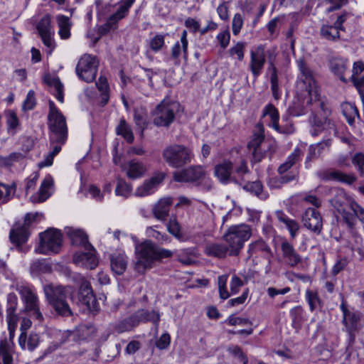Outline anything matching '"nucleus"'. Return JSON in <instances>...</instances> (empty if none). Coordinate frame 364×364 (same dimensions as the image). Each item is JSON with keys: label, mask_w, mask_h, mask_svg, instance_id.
<instances>
[{"label": "nucleus", "mask_w": 364, "mask_h": 364, "mask_svg": "<svg viewBox=\"0 0 364 364\" xmlns=\"http://www.w3.org/2000/svg\"><path fill=\"white\" fill-rule=\"evenodd\" d=\"M166 226L168 232L179 241L185 242L188 240L187 237L181 231V225L175 218H170Z\"/></svg>", "instance_id": "46"}, {"label": "nucleus", "mask_w": 364, "mask_h": 364, "mask_svg": "<svg viewBox=\"0 0 364 364\" xmlns=\"http://www.w3.org/2000/svg\"><path fill=\"white\" fill-rule=\"evenodd\" d=\"M252 235V230L250 225L240 224L230 227L223 235L225 241L230 249L229 255L237 256L244 246L245 241Z\"/></svg>", "instance_id": "5"}, {"label": "nucleus", "mask_w": 364, "mask_h": 364, "mask_svg": "<svg viewBox=\"0 0 364 364\" xmlns=\"http://www.w3.org/2000/svg\"><path fill=\"white\" fill-rule=\"evenodd\" d=\"M66 233L73 245L81 246L84 249L92 247V245L88 241L87 235L82 230L67 228Z\"/></svg>", "instance_id": "26"}, {"label": "nucleus", "mask_w": 364, "mask_h": 364, "mask_svg": "<svg viewBox=\"0 0 364 364\" xmlns=\"http://www.w3.org/2000/svg\"><path fill=\"white\" fill-rule=\"evenodd\" d=\"M134 120L138 128L141 129V135L143 136L144 131L148 126L145 109L143 108L134 109Z\"/></svg>", "instance_id": "55"}, {"label": "nucleus", "mask_w": 364, "mask_h": 364, "mask_svg": "<svg viewBox=\"0 0 364 364\" xmlns=\"http://www.w3.org/2000/svg\"><path fill=\"white\" fill-rule=\"evenodd\" d=\"M6 300V321L8 323V329L11 333L14 331L17 325L18 316L15 312L17 308L18 298L14 293H9L7 295Z\"/></svg>", "instance_id": "19"}, {"label": "nucleus", "mask_w": 364, "mask_h": 364, "mask_svg": "<svg viewBox=\"0 0 364 364\" xmlns=\"http://www.w3.org/2000/svg\"><path fill=\"white\" fill-rule=\"evenodd\" d=\"M309 100L310 98L306 102L304 101L300 100L299 99L294 101L292 105L290 106L288 109L289 114L291 116L298 117L306 114L309 111L307 108L309 105H312L314 106V109L319 107L321 109L325 110V105L323 102L319 100L318 97L316 98L313 97L311 102L307 103V102Z\"/></svg>", "instance_id": "18"}, {"label": "nucleus", "mask_w": 364, "mask_h": 364, "mask_svg": "<svg viewBox=\"0 0 364 364\" xmlns=\"http://www.w3.org/2000/svg\"><path fill=\"white\" fill-rule=\"evenodd\" d=\"M353 203L345 208L338 211L341 215L343 221L347 225L349 228H353L355 223V212L352 208Z\"/></svg>", "instance_id": "53"}, {"label": "nucleus", "mask_w": 364, "mask_h": 364, "mask_svg": "<svg viewBox=\"0 0 364 364\" xmlns=\"http://www.w3.org/2000/svg\"><path fill=\"white\" fill-rule=\"evenodd\" d=\"M111 269L117 274H122L127 266V257L122 253L113 254L110 259Z\"/></svg>", "instance_id": "33"}, {"label": "nucleus", "mask_w": 364, "mask_h": 364, "mask_svg": "<svg viewBox=\"0 0 364 364\" xmlns=\"http://www.w3.org/2000/svg\"><path fill=\"white\" fill-rule=\"evenodd\" d=\"M56 21L59 27L58 33L61 38L68 39L70 36L71 22L69 17L64 15H58Z\"/></svg>", "instance_id": "41"}, {"label": "nucleus", "mask_w": 364, "mask_h": 364, "mask_svg": "<svg viewBox=\"0 0 364 364\" xmlns=\"http://www.w3.org/2000/svg\"><path fill=\"white\" fill-rule=\"evenodd\" d=\"M157 226H155L156 228ZM146 234L148 237H153L161 244L170 242L171 238L165 233L156 230L154 227H148L146 229Z\"/></svg>", "instance_id": "59"}, {"label": "nucleus", "mask_w": 364, "mask_h": 364, "mask_svg": "<svg viewBox=\"0 0 364 364\" xmlns=\"http://www.w3.org/2000/svg\"><path fill=\"white\" fill-rule=\"evenodd\" d=\"M129 168L127 176L132 179H136L141 177L146 171V168L141 162L132 160L128 164Z\"/></svg>", "instance_id": "45"}, {"label": "nucleus", "mask_w": 364, "mask_h": 364, "mask_svg": "<svg viewBox=\"0 0 364 364\" xmlns=\"http://www.w3.org/2000/svg\"><path fill=\"white\" fill-rule=\"evenodd\" d=\"M263 114H264V115H269L270 117L272 127L275 130H277L278 132L283 133V134H290L293 132L292 126L286 127L279 126V115L278 110L272 104H269L264 107V109L263 110Z\"/></svg>", "instance_id": "25"}, {"label": "nucleus", "mask_w": 364, "mask_h": 364, "mask_svg": "<svg viewBox=\"0 0 364 364\" xmlns=\"http://www.w3.org/2000/svg\"><path fill=\"white\" fill-rule=\"evenodd\" d=\"M162 157L170 167L180 168L191 163L194 154L190 147L174 144L164 149Z\"/></svg>", "instance_id": "4"}, {"label": "nucleus", "mask_w": 364, "mask_h": 364, "mask_svg": "<svg viewBox=\"0 0 364 364\" xmlns=\"http://www.w3.org/2000/svg\"><path fill=\"white\" fill-rule=\"evenodd\" d=\"M322 178L326 181H336L348 185H351L357 180V177L354 174H346L338 170L323 172Z\"/></svg>", "instance_id": "27"}, {"label": "nucleus", "mask_w": 364, "mask_h": 364, "mask_svg": "<svg viewBox=\"0 0 364 364\" xmlns=\"http://www.w3.org/2000/svg\"><path fill=\"white\" fill-rule=\"evenodd\" d=\"M263 146L264 151L266 149H270L272 144L264 141V135L263 132L261 130L258 133H255L252 136V139L247 144L249 151Z\"/></svg>", "instance_id": "42"}, {"label": "nucleus", "mask_w": 364, "mask_h": 364, "mask_svg": "<svg viewBox=\"0 0 364 364\" xmlns=\"http://www.w3.org/2000/svg\"><path fill=\"white\" fill-rule=\"evenodd\" d=\"M227 280V275H220L218 278L220 297L223 300L227 299L230 296V294L228 293L226 287Z\"/></svg>", "instance_id": "64"}, {"label": "nucleus", "mask_w": 364, "mask_h": 364, "mask_svg": "<svg viewBox=\"0 0 364 364\" xmlns=\"http://www.w3.org/2000/svg\"><path fill=\"white\" fill-rule=\"evenodd\" d=\"M78 296L80 302L85 306L90 312L95 314L99 311L100 306L93 293L91 284L84 278L80 282Z\"/></svg>", "instance_id": "11"}, {"label": "nucleus", "mask_w": 364, "mask_h": 364, "mask_svg": "<svg viewBox=\"0 0 364 364\" xmlns=\"http://www.w3.org/2000/svg\"><path fill=\"white\" fill-rule=\"evenodd\" d=\"M135 255V269L139 273H144L146 269H151L155 262L171 257L173 252L159 247L150 240H146L136 245Z\"/></svg>", "instance_id": "1"}, {"label": "nucleus", "mask_w": 364, "mask_h": 364, "mask_svg": "<svg viewBox=\"0 0 364 364\" xmlns=\"http://www.w3.org/2000/svg\"><path fill=\"white\" fill-rule=\"evenodd\" d=\"M171 204V198H164L159 200L152 209L154 217L161 221L166 220L168 216Z\"/></svg>", "instance_id": "28"}, {"label": "nucleus", "mask_w": 364, "mask_h": 364, "mask_svg": "<svg viewBox=\"0 0 364 364\" xmlns=\"http://www.w3.org/2000/svg\"><path fill=\"white\" fill-rule=\"evenodd\" d=\"M164 178L165 173H164L154 174L150 179L145 181L144 183L136 189V196L142 197L153 193L156 187Z\"/></svg>", "instance_id": "21"}, {"label": "nucleus", "mask_w": 364, "mask_h": 364, "mask_svg": "<svg viewBox=\"0 0 364 364\" xmlns=\"http://www.w3.org/2000/svg\"><path fill=\"white\" fill-rule=\"evenodd\" d=\"M230 252V249L228 247L225 246L223 244H210L205 247V253L211 257H215L217 258H224L225 257L228 252Z\"/></svg>", "instance_id": "39"}, {"label": "nucleus", "mask_w": 364, "mask_h": 364, "mask_svg": "<svg viewBox=\"0 0 364 364\" xmlns=\"http://www.w3.org/2000/svg\"><path fill=\"white\" fill-rule=\"evenodd\" d=\"M296 63L300 72L299 80L305 85L310 96V100L307 102L309 103L311 102L313 97L316 98L319 95L314 73L303 58H299Z\"/></svg>", "instance_id": "10"}, {"label": "nucleus", "mask_w": 364, "mask_h": 364, "mask_svg": "<svg viewBox=\"0 0 364 364\" xmlns=\"http://www.w3.org/2000/svg\"><path fill=\"white\" fill-rule=\"evenodd\" d=\"M48 121L51 144L59 143L64 144L68 138V127L65 117L51 100L49 101Z\"/></svg>", "instance_id": "3"}, {"label": "nucleus", "mask_w": 364, "mask_h": 364, "mask_svg": "<svg viewBox=\"0 0 364 364\" xmlns=\"http://www.w3.org/2000/svg\"><path fill=\"white\" fill-rule=\"evenodd\" d=\"M258 252H262L264 257H271L272 255L270 247L262 239L255 240L249 245V257H252Z\"/></svg>", "instance_id": "35"}, {"label": "nucleus", "mask_w": 364, "mask_h": 364, "mask_svg": "<svg viewBox=\"0 0 364 364\" xmlns=\"http://www.w3.org/2000/svg\"><path fill=\"white\" fill-rule=\"evenodd\" d=\"M132 191V188L124 180L119 178L117 180V187L115 188V194L122 196L125 198H128Z\"/></svg>", "instance_id": "60"}, {"label": "nucleus", "mask_w": 364, "mask_h": 364, "mask_svg": "<svg viewBox=\"0 0 364 364\" xmlns=\"http://www.w3.org/2000/svg\"><path fill=\"white\" fill-rule=\"evenodd\" d=\"M252 154V161L255 163L260 162L262 159H264L267 154L268 151H271L269 154V157L272 156V153L274 151V146L272 144V147L270 149H266L265 151L263 149V146L253 149L250 151Z\"/></svg>", "instance_id": "63"}, {"label": "nucleus", "mask_w": 364, "mask_h": 364, "mask_svg": "<svg viewBox=\"0 0 364 364\" xmlns=\"http://www.w3.org/2000/svg\"><path fill=\"white\" fill-rule=\"evenodd\" d=\"M340 30L333 25H323L320 29L321 36L330 41H336L340 39Z\"/></svg>", "instance_id": "47"}, {"label": "nucleus", "mask_w": 364, "mask_h": 364, "mask_svg": "<svg viewBox=\"0 0 364 364\" xmlns=\"http://www.w3.org/2000/svg\"><path fill=\"white\" fill-rule=\"evenodd\" d=\"M290 316L292 320V326L296 330L300 329L304 321L303 308L301 306L294 307L290 311Z\"/></svg>", "instance_id": "54"}, {"label": "nucleus", "mask_w": 364, "mask_h": 364, "mask_svg": "<svg viewBox=\"0 0 364 364\" xmlns=\"http://www.w3.org/2000/svg\"><path fill=\"white\" fill-rule=\"evenodd\" d=\"M44 82L50 87H53L55 90V97L60 102H63L64 94H63V85L60 82L58 77L53 76L50 74H47L43 78Z\"/></svg>", "instance_id": "32"}, {"label": "nucleus", "mask_w": 364, "mask_h": 364, "mask_svg": "<svg viewBox=\"0 0 364 364\" xmlns=\"http://www.w3.org/2000/svg\"><path fill=\"white\" fill-rule=\"evenodd\" d=\"M296 176V173L291 172L286 175L270 178L267 183L270 188H279L283 184L295 180Z\"/></svg>", "instance_id": "48"}, {"label": "nucleus", "mask_w": 364, "mask_h": 364, "mask_svg": "<svg viewBox=\"0 0 364 364\" xmlns=\"http://www.w3.org/2000/svg\"><path fill=\"white\" fill-rule=\"evenodd\" d=\"M305 298L309 305L311 311L321 307L322 302L317 291L307 289L305 293Z\"/></svg>", "instance_id": "56"}, {"label": "nucleus", "mask_w": 364, "mask_h": 364, "mask_svg": "<svg viewBox=\"0 0 364 364\" xmlns=\"http://www.w3.org/2000/svg\"><path fill=\"white\" fill-rule=\"evenodd\" d=\"M197 256L198 250L196 247L181 249L177 252L178 260L184 265H192L195 264V257Z\"/></svg>", "instance_id": "34"}, {"label": "nucleus", "mask_w": 364, "mask_h": 364, "mask_svg": "<svg viewBox=\"0 0 364 364\" xmlns=\"http://www.w3.org/2000/svg\"><path fill=\"white\" fill-rule=\"evenodd\" d=\"M92 330L91 327L86 325L79 326L73 331V337L76 341H84L90 336Z\"/></svg>", "instance_id": "61"}, {"label": "nucleus", "mask_w": 364, "mask_h": 364, "mask_svg": "<svg viewBox=\"0 0 364 364\" xmlns=\"http://www.w3.org/2000/svg\"><path fill=\"white\" fill-rule=\"evenodd\" d=\"M134 2L135 0H120L116 4L117 9L115 12L109 17L118 24L120 21L128 16L129 10Z\"/></svg>", "instance_id": "29"}, {"label": "nucleus", "mask_w": 364, "mask_h": 364, "mask_svg": "<svg viewBox=\"0 0 364 364\" xmlns=\"http://www.w3.org/2000/svg\"><path fill=\"white\" fill-rule=\"evenodd\" d=\"M304 225L311 232L318 235L323 228V220L320 213L315 208H307L302 215Z\"/></svg>", "instance_id": "16"}, {"label": "nucleus", "mask_w": 364, "mask_h": 364, "mask_svg": "<svg viewBox=\"0 0 364 364\" xmlns=\"http://www.w3.org/2000/svg\"><path fill=\"white\" fill-rule=\"evenodd\" d=\"M265 58H267L268 62V70L272 73H277V68L274 65L277 56V47H272L269 49H266L264 46Z\"/></svg>", "instance_id": "58"}, {"label": "nucleus", "mask_w": 364, "mask_h": 364, "mask_svg": "<svg viewBox=\"0 0 364 364\" xmlns=\"http://www.w3.org/2000/svg\"><path fill=\"white\" fill-rule=\"evenodd\" d=\"M20 294L25 303V311L36 319L41 321L43 316L38 306L37 296L27 287H21Z\"/></svg>", "instance_id": "13"}, {"label": "nucleus", "mask_w": 364, "mask_h": 364, "mask_svg": "<svg viewBox=\"0 0 364 364\" xmlns=\"http://www.w3.org/2000/svg\"><path fill=\"white\" fill-rule=\"evenodd\" d=\"M281 250L283 259L289 267H294L301 262V257L296 252L293 245L288 241H282L281 244Z\"/></svg>", "instance_id": "20"}, {"label": "nucleus", "mask_w": 364, "mask_h": 364, "mask_svg": "<svg viewBox=\"0 0 364 364\" xmlns=\"http://www.w3.org/2000/svg\"><path fill=\"white\" fill-rule=\"evenodd\" d=\"M205 174L206 172L203 166L193 165L173 172V178L176 182L193 183L203 179Z\"/></svg>", "instance_id": "12"}, {"label": "nucleus", "mask_w": 364, "mask_h": 364, "mask_svg": "<svg viewBox=\"0 0 364 364\" xmlns=\"http://www.w3.org/2000/svg\"><path fill=\"white\" fill-rule=\"evenodd\" d=\"M237 183L247 192H249L261 200H266L269 197L268 193L264 190L263 185L259 181L244 182L241 178Z\"/></svg>", "instance_id": "24"}, {"label": "nucleus", "mask_w": 364, "mask_h": 364, "mask_svg": "<svg viewBox=\"0 0 364 364\" xmlns=\"http://www.w3.org/2000/svg\"><path fill=\"white\" fill-rule=\"evenodd\" d=\"M6 124L8 132L13 135L16 134V129L18 126L19 122L15 112L10 110L6 113Z\"/></svg>", "instance_id": "62"}, {"label": "nucleus", "mask_w": 364, "mask_h": 364, "mask_svg": "<svg viewBox=\"0 0 364 364\" xmlns=\"http://www.w3.org/2000/svg\"><path fill=\"white\" fill-rule=\"evenodd\" d=\"M330 68L331 70L336 75L342 82H347L343 75L347 69V60L342 58L333 59L330 63Z\"/></svg>", "instance_id": "43"}, {"label": "nucleus", "mask_w": 364, "mask_h": 364, "mask_svg": "<svg viewBox=\"0 0 364 364\" xmlns=\"http://www.w3.org/2000/svg\"><path fill=\"white\" fill-rule=\"evenodd\" d=\"M96 86L101 92V104L102 106H105L109 100V85L107 78L100 76L96 82Z\"/></svg>", "instance_id": "57"}, {"label": "nucleus", "mask_w": 364, "mask_h": 364, "mask_svg": "<svg viewBox=\"0 0 364 364\" xmlns=\"http://www.w3.org/2000/svg\"><path fill=\"white\" fill-rule=\"evenodd\" d=\"M187 31L183 30L181 36V41H177L171 50V56L173 60H175L176 64H179V57L183 53V58L186 61L188 60V41L187 38Z\"/></svg>", "instance_id": "22"}, {"label": "nucleus", "mask_w": 364, "mask_h": 364, "mask_svg": "<svg viewBox=\"0 0 364 364\" xmlns=\"http://www.w3.org/2000/svg\"><path fill=\"white\" fill-rule=\"evenodd\" d=\"M39 342V335L33 332H31L28 336L25 332H22L18 338L20 346L23 349H28L30 351L34 350L38 347Z\"/></svg>", "instance_id": "31"}, {"label": "nucleus", "mask_w": 364, "mask_h": 364, "mask_svg": "<svg viewBox=\"0 0 364 364\" xmlns=\"http://www.w3.org/2000/svg\"><path fill=\"white\" fill-rule=\"evenodd\" d=\"M40 244L36 252L43 255L58 253L62 244V234L56 229L50 228L40 235Z\"/></svg>", "instance_id": "7"}, {"label": "nucleus", "mask_w": 364, "mask_h": 364, "mask_svg": "<svg viewBox=\"0 0 364 364\" xmlns=\"http://www.w3.org/2000/svg\"><path fill=\"white\" fill-rule=\"evenodd\" d=\"M13 349L6 338L0 341V364H13Z\"/></svg>", "instance_id": "36"}, {"label": "nucleus", "mask_w": 364, "mask_h": 364, "mask_svg": "<svg viewBox=\"0 0 364 364\" xmlns=\"http://www.w3.org/2000/svg\"><path fill=\"white\" fill-rule=\"evenodd\" d=\"M333 192V196L330 200V203L337 212L354 202L346 195L343 189H335Z\"/></svg>", "instance_id": "30"}, {"label": "nucleus", "mask_w": 364, "mask_h": 364, "mask_svg": "<svg viewBox=\"0 0 364 364\" xmlns=\"http://www.w3.org/2000/svg\"><path fill=\"white\" fill-rule=\"evenodd\" d=\"M16 191V184H5L0 182V205L6 204L11 200Z\"/></svg>", "instance_id": "38"}, {"label": "nucleus", "mask_w": 364, "mask_h": 364, "mask_svg": "<svg viewBox=\"0 0 364 364\" xmlns=\"http://www.w3.org/2000/svg\"><path fill=\"white\" fill-rule=\"evenodd\" d=\"M265 62L264 45L260 44L250 50L249 68L255 79L261 75Z\"/></svg>", "instance_id": "14"}, {"label": "nucleus", "mask_w": 364, "mask_h": 364, "mask_svg": "<svg viewBox=\"0 0 364 364\" xmlns=\"http://www.w3.org/2000/svg\"><path fill=\"white\" fill-rule=\"evenodd\" d=\"M41 216L42 214L38 213H27L24 218L23 225L11 230L10 240L18 247L19 251L23 250L21 245L27 241L30 235L29 228L31 225Z\"/></svg>", "instance_id": "9"}, {"label": "nucleus", "mask_w": 364, "mask_h": 364, "mask_svg": "<svg viewBox=\"0 0 364 364\" xmlns=\"http://www.w3.org/2000/svg\"><path fill=\"white\" fill-rule=\"evenodd\" d=\"M116 133L117 135L122 136L128 143H132L134 141L132 130L124 118L120 119L119 125L116 127Z\"/></svg>", "instance_id": "50"}, {"label": "nucleus", "mask_w": 364, "mask_h": 364, "mask_svg": "<svg viewBox=\"0 0 364 364\" xmlns=\"http://www.w3.org/2000/svg\"><path fill=\"white\" fill-rule=\"evenodd\" d=\"M232 170V162L230 161H224L222 164L215 166V175L222 183H226L228 181H232L237 183L239 179L235 176H231Z\"/></svg>", "instance_id": "23"}, {"label": "nucleus", "mask_w": 364, "mask_h": 364, "mask_svg": "<svg viewBox=\"0 0 364 364\" xmlns=\"http://www.w3.org/2000/svg\"><path fill=\"white\" fill-rule=\"evenodd\" d=\"M43 291L48 303L58 315L63 317L73 316L68 301V293L64 287L50 284L43 287Z\"/></svg>", "instance_id": "2"}, {"label": "nucleus", "mask_w": 364, "mask_h": 364, "mask_svg": "<svg viewBox=\"0 0 364 364\" xmlns=\"http://www.w3.org/2000/svg\"><path fill=\"white\" fill-rule=\"evenodd\" d=\"M361 316V313L358 311L348 313L343 319V323L346 329H350V331H359L360 329L359 322L360 321Z\"/></svg>", "instance_id": "37"}, {"label": "nucleus", "mask_w": 364, "mask_h": 364, "mask_svg": "<svg viewBox=\"0 0 364 364\" xmlns=\"http://www.w3.org/2000/svg\"><path fill=\"white\" fill-rule=\"evenodd\" d=\"M136 320L137 325L140 322L151 321L158 323L160 319L159 314L154 311L141 309L133 314Z\"/></svg>", "instance_id": "40"}, {"label": "nucleus", "mask_w": 364, "mask_h": 364, "mask_svg": "<svg viewBox=\"0 0 364 364\" xmlns=\"http://www.w3.org/2000/svg\"><path fill=\"white\" fill-rule=\"evenodd\" d=\"M36 28L43 44L50 49V53L55 48V42L53 38V32L51 31L50 16H44L38 22Z\"/></svg>", "instance_id": "17"}, {"label": "nucleus", "mask_w": 364, "mask_h": 364, "mask_svg": "<svg viewBox=\"0 0 364 364\" xmlns=\"http://www.w3.org/2000/svg\"><path fill=\"white\" fill-rule=\"evenodd\" d=\"M301 151L300 149L296 148L288 156L286 161L282 164L278 168V172L280 175H283L289 169H290L296 162L299 160Z\"/></svg>", "instance_id": "44"}, {"label": "nucleus", "mask_w": 364, "mask_h": 364, "mask_svg": "<svg viewBox=\"0 0 364 364\" xmlns=\"http://www.w3.org/2000/svg\"><path fill=\"white\" fill-rule=\"evenodd\" d=\"M178 104L169 100H164L152 112L153 123L156 127H168L174 121Z\"/></svg>", "instance_id": "6"}, {"label": "nucleus", "mask_w": 364, "mask_h": 364, "mask_svg": "<svg viewBox=\"0 0 364 364\" xmlns=\"http://www.w3.org/2000/svg\"><path fill=\"white\" fill-rule=\"evenodd\" d=\"M97 67V58L90 54H85L79 60L75 71L79 78L87 82H91L96 77Z\"/></svg>", "instance_id": "8"}, {"label": "nucleus", "mask_w": 364, "mask_h": 364, "mask_svg": "<svg viewBox=\"0 0 364 364\" xmlns=\"http://www.w3.org/2000/svg\"><path fill=\"white\" fill-rule=\"evenodd\" d=\"M342 111L348 123L350 126L354 124L355 117L360 119V115L357 107L350 103L343 104L342 105Z\"/></svg>", "instance_id": "51"}, {"label": "nucleus", "mask_w": 364, "mask_h": 364, "mask_svg": "<svg viewBox=\"0 0 364 364\" xmlns=\"http://www.w3.org/2000/svg\"><path fill=\"white\" fill-rule=\"evenodd\" d=\"M84 250V252H77L75 253L73 255L74 263L86 269H95L99 262L95 249L92 245L90 249Z\"/></svg>", "instance_id": "15"}, {"label": "nucleus", "mask_w": 364, "mask_h": 364, "mask_svg": "<svg viewBox=\"0 0 364 364\" xmlns=\"http://www.w3.org/2000/svg\"><path fill=\"white\" fill-rule=\"evenodd\" d=\"M331 144V140L330 139H327L321 141L315 144H311L309 148V154L306 159V164L307 165L309 163L317 159L321 153V149L319 146L321 145H326V146H330Z\"/></svg>", "instance_id": "49"}, {"label": "nucleus", "mask_w": 364, "mask_h": 364, "mask_svg": "<svg viewBox=\"0 0 364 364\" xmlns=\"http://www.w3.org/2000/svg\"><path fill=\"white\" fill-rule=\"evenodd\" d=\"M136 326H138L136 320L134 315H132L129 317L124 318L117 323L114 326V329L117 333H122L126 331H132Z\"/></svg>", "instance_id": "52"}]
</instances>
